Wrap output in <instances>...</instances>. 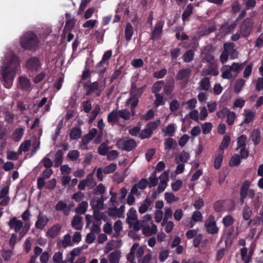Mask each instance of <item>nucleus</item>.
Segmentation results:
<instances>
[{
	"label": "nucleus",
	"mask_w": 263,
	"mask_h": 263,
	"mask_svg": "<svg viewBox=\"0 0 263 263\" xmlns=\"http://www.w3.org/2000/svg\"><path fill=\"white\" fill-rule=\"evenodd\" d=\"M5 67L2 70L3 85L7 88L12 86L15 74L20 66V60L14 53L10 52L6 55Z\"/></svg>",
	"instance_id": "obj_1"
},
{
	"label": "nucleus",
	"mask_w": 263,
	"mask_h": 263,
	"mask_svg": "<svg viewBox=\"0 0 263 263\" xmlns=\"http://www.w3.org/2000/svg\"><path fill=\"white\" fill-rule=\"evenodd\" d=\"M40 43L37 35L32 31L25 32L20 39V46L26 51H35L39 47Z\"/></svg>",
	"instance_id": "obj_2"
},
{
	"label": "nucleus",
	"mask_w": 263,
	"mask_h": 263,
	"mask_svg": "<svg viewBox=\"0 0 263 263\" xmlns=\"http://www.w3.org/2000/svg\"><path fill=\"white\" fill-rule=\"evenodd\" d=\"M116 145L120 149L130 152L136 147L137 143L133 139H120L117 141Z\"/></svg>",
	"instance_id": "obj_3"
},
{
	"label": "nucleus",
	"mask_w": 263,
	"mask_h": 263,
	"mask_svg": "<svg viewBox=\"0 0 263 263\" xmlns=\"http://www.w3.org/2000/svg\"><path fill=\"white\" fill-rule=\"evenodd\" d=\"M254 22L252 18L248 17L245 19L240 26V34L245 37L248 36L253 27Z\"/></svg>",
	"instance_id": "obj_4"
},
{
	"label": "nucleus",
	"mask_w": 263,
	"mask_h": 263,
	"mask_svg": "<svg viewBox=\"0 0 263 263\" xmlns=\"http://www.w3.org/2000/svg\"><path fill=\"white\" fill-rule=\"evenodd\" d=\"M41 62L40 59L36 57L29 58L26 63L27 69L31 72H37L41 67Z\"/></svg>",
	"instance_id": "obj_5"
},
{
	"label": "nucleus",
	"mask_w": 263,
	"mask_h": 263,
	"mask_svg": "<svg viewBox=\"0 0 263 263\" xmlns=\"http://www.w3.org/2000/svg\"><path fill=\"white\" fill-rule=\"evenodd\" d=\"M164 23V20L162 19L160 20L156 23L151 35L152 40L155 41L161 37Z\"/></svg>",
	"instance_id": "obj_6"
},
{
	"label": "nucleus",
	"mask_w": 263,
	"mask_h": 263,
	"mask_svg": "<svg viewBox=\"0 0 263 263\" xmlns=\"http://www.w3.org/2000/svg\"><path fill=\"white\" fill-rule=\"evenodd\" d=\"M168 171L164 172L160 176V181L157 188V192L158 194L162 193L167 185V181H168Z\"/></svg>",
	"instance_id": "obj_7"
},
{
	"label": "nucleus",
	"mask_w": 263,
	"mask_h": 263,
	"mask_svg": "<svg viewBox=\"0 0 263 263\" xmlns=\"http://www.w3.org/2000/svg\"><path fill=\"white\" fill-rule=\"evenodd\" d=\"M99 83L98 81L91 82L89 81L84 84V88L86 90V95L90 96L95 91H97L100 87Z\"/></svg>",
	"instance_id": "obj_8"
},
{
	"label": "nucleus",
	"mask_w": 263,
	"mask_h": 263,
	"mask_svg": "<svg viewBox=\"0 0 263 263\" xmlns=\"http://www.w3.org/2000/svg\"><path fill=\"white\" fill-rule=\"evenodd\" d=\"M104 198L103 195L100 198L95 197L90 201V205L92 210H102L104 209Z\"/></svg>",
	"instance_id": "obj_9"
},
{
	"label": "nucleus",
	"mask_w": 263,
	"mask_h": 263,
	"mask_svg": "<svg viewBox=\"0 0 263 263\" xmlns=\"http://www.w3.org/2000/svg\"><path fill=\"white\" fill-rule=\"evenodd\" d=\"M18 87L22 91H28L31 89L30 80L26 77L20 76L18 78Z\"/></svg>",
	"instance_id": "obj_10"
},
{
	"label": "nucleus",
	"mask_w": 263,
	"mask_h": 263,
	"mask_svg": "<svg viewBox=\"0 0 263 263\" xmlns=\"http://www.w3.org/2000/svg\"><path fill=\"white\" fill-rule=\"evenodd\" d=\"M98 133V130L95 128L89 130L88 134L85 135L82 139V143L84 145H87L88 143L93 140Z\"/></svg>",
	"instance_id": "obj_11"
},
{
	"label": "nucleus",
	"mask_w": 263,
	"mask_h": 263,
	"mask_svg": "<svg viewBox=\"0 0 263 263\" xmlns=\"http://www.w3.org/2000/svg\"><path fill=\"white\" fill-rule=\"evenodd\" d=\"M9 226L11 229H14L16 232H18L23 227V223L21 220H17L16 218L13 217L10 220Z\"/></svg>",
	"instance_id": "obj_12"
},
{
	"label": "nucleus",
	"mask_w": 263,
	"mask_h": 263,
	"mask_svg": "<svg viewBox=\"0 0 263 263\" xmlns=\"http://www.w3.org/2000/svg\"><path fill=\"white\" fill-rule=\"evenodd\" d=\"M48 222V219L46 216H42L40 214L37 217V220L35 222V227L40 230H43Z\"/></svg>",
	"instance_id": "obj_13"
},
{
	"label": "nucleus",
	"mask_w": 263,
	"mask_h": 263,
	"mask_svg": "<svg viewBox=\"0 0 263 263\" xmlns=\"http://www.w3.org/2000/svg\"><path fill=\"white\" fill-rule=\"evenodd\" d=\"M191 73V70L190 68H184L181 69L178 71L176 76V79L177 80L188 79Z\"/></svg>",
	"instance_id": "obj_14"
},
{
	"label": "nucleus",
	"mask_w": 263,
	"mask_h": 263,
	"mask_svg": "<svg viewBox=\"0 0 263 263\" xmlns=\"http://www.w3.org/2000/svg\"><path fill=\"white\" fill-rule=\"evenodd\" d=\"M204 228L209 234H214V216L210 215L205 222Z\"/></svg>",
	"instance_id": "obj_15"
},
{
	"label": "nucleus",
	"mask_w": 263,
	"mask_h": 263,
	"mask_svg": "<svg viewBox=\"0 0 263 263\" xmlns=\"http://www.w3.org/2000/svg\"><path fill=\"white\" fill-rule=\"evenodd\" d=\"M119 114L118 111L113 110L108 114L107 120V122L114 125V124L117 123L119 121Z\"/></svg>",
	"instance_id": "obj_16"
},
{
	"label": "nucleus",
	"mask_w": 263,
	"mask_h": 263,
	"mask_svg": "<svg viewBox=\"0 0 263 263\" xmlns=\"http://www.w3.org/2000/svg\"><path fill=\"white\" fill-rule=\"evenodd\" d=\"M211 87L210 79L206 77H204L199 83V86L198 87L199 90L208 91Z\"/></svg>",
	"instance_id": "obj_17"
},
{
	"label": "nucleus",
	"mask_w": 263,
	"mask_h": 263,
	"mask_svg": "<svg viewBox=\"0 0 263 263\" xmlns=\"http://www.w3.org/2000/svg\"><path fill=\"white\" fill-rule=\"evenodd\" d=\"M112 55V51L111 50L105 51L103 55L102 60L97 64L96 68L101 67L103 64L107 63L108 64V61L110 59Z\"/></svg>",
	"instance_id": "obj_18"
},
{
	"label": "nucleus",
	"mask_w": 263,
	"mask_h": 263,
	"mask_svg": "<svg viewBox=\"0 0 263 263\" xmlns=\"http://www.w3.org/2000/svg\"><path fill=\"white\" fill-rule=\"evenodd\" d=\"M177 145L176 141L172 138H167L165 139L164 142V147L165 150H170L171 149L175 148Z\"/></svg>",
	"instance_id": "obj_19"
},
{
	"label": "nucleus",
	"mask_w": 263,
	"mask_h": 263,
	"mask_svg": "<svg viewBox=\"0 0 263 263\" xmlns=\"http://www.w3.org/2000/svg\"><path fill=\"white\" fill-rule=\"evenodd\" d=\"M153 201H152L148 197H146L144 203H142L139 208V212L140 214H143L145 213L147 210L149 206L152 205Z\"/></svg>",
	"instance_id": "obj_20"
},
{
	"label": "nucleus",
	"mask_w": 263,
	"mask_h": 263,
	"mask_svg": "<svg viewBox=\"0 0 263 263\" xmlns=\"http://www.w3.org/2000/svg\"><path fill=\"white\" fill-rule=\"evenodd\" d=\"M61 230V227L59 224L53 226L48 230L47 234L52 238L55 237Z\"/></svg>",
	"instance_id": "obj_21"
},
{
	"label": "nucleus",
	"mask_w": 263,
	"mask_h": 263,
	"mask_svg": "<svg viewBox=\"0 0 263 263\" xmlns=\"http://www.w3.org/2000/svg\"><path fill=\"white\" fill-rule=\"evenodd\" d=\"M71 225L76 230H81L82 229V217L80 216L75 215L71 221Z\"/></svg>",
	"instance_id": "obj_22"
},
{
	"label": "nucleus",
	"mask_w": 263,
	"mask_h": 263,
	"mask_svg": "<svg viewBox=\"0 0 263 263\" xmlns=\"http://www.w3.org/2000/svg\"><path fill=\"white\" fill-rule=\"evenodd\" d=\"M134 32L133 27L130 23H127L125 29V39L127 42H129L132 40Z\"/></svg>",
	"instance_id": "obj_23"
},
{
	"label": "nucleus",
	"mask_w": 263,
	"mask_h": 263,
	"mask_svg": "<svg viewBox=\"0 0 263 263\" xmlns=\"http://www.w3.org/2000/svg\"><path fill=\"white\" fill-rule=\"evenodd\" d=\"M175 87L174 81H170L167 82L165 84H164V93L166 96H169L171 94L174 90Z\"/></svg>",
	"instance_id": "obj_24"
},
{
	"label": "nucleus",
	"mask_w": 263,
	"mask_h": 263,
	"mask_svg": "<svg viewBox=\"0 0 263 263\" xmlns=\"http://www.w3.org/2000/svg\"><path fill=\"white\" fill-rule=\"evenodd\" d=\"M24 131L22 127L15 129L12 135V139L16 142L20 141L24 135Z\"/></svg>",
	"instance_id": "obj_25"
},
{
	"label": "nucleus",
	"mask_w": 263,
	"mask_h": 263,
	"mask_svg": "<svg viewBox=\"0 0 263 263\" xmlns=\"http://www.w3.org/2000/svg\"><path fill=\"white\" fill-rule=\"evenodd\" d=\"M101 110L100 107L99 105H97L93 110H92L89 115L88 123L91 124L95 120L98 114L100 113Z\"/></svg>",
	"instance_id": "obj_26"
},
{
	"label": "nucleus",
	"mask_w": 263,
	"mask_h": 263,
	"mask_svg": "<svg viewBox=\"0 0 263 263\" xmlns=\"http://www.w3.org/2000/svg\"><path fill=\"white\" fill-rule=\"evenodd\" d=\"M63 153L61 149H58L55 154L54 166L59 167L63 162Z\"/></svg>",
	"instance_id": "obj_27"
},
{
	"label": "nucleus",
	"mask_w": 263,
	"mask_h": 263,
	"mask_svg": "<svg viewBox=\"0 0 263 263\" xmlns=\"http://www.w3.org/2000/svg\"><path fill=\"white\" fill-rule=\"evenodd\" d=\"M88 203L87 201H82L76 209V212L78 214H84L87 210Z\"/></svg>",
	"instance_id": "obj_28"
},
{
	"label": "nucleus",
	"mask_w": 263,
	"mask_h": 263,
	"mask_svg": "<svg viewBox=\"0 0 263 263\" xmlns=\"http://www.w3.org/2000/svg\"><path fill=\"white\" fill-rule=\"evenodd\" d=\"M155 100L154 101V105L156 107L164 105L165 103V100L164 99L163 95L161 93L155 94Z\"/></svg>",
	"instance_id": "obj_29"
},
{
	"label": "nucleus",
	"mask_w": 263,
	"mask_h": 263,
	"mask_svg": "<svg viewBox=\"0 0 263 263\" xmlns=\"http://www.w3.org/2000/svg\"><path fill=\"white\" fill-rule=\"evenodd\" d=\"M93 179L91 177L87 176L86 179L80 181L78 187L80 190H84L86 186H88V183H93Z\"/></svg>",
	"instance_id": "obj_30"
},
{
	"label": "nucleus",
	"mask_w": 263,
	"mask_h": 263,
	"mask_svg": "<svg viewBox=\"0 0 263 263\" xmlns=\"http://www.w3.org/2000/svg\"><path fill=\"white\" fill-rule=\"evenodd\" d=\"M163 86L164 81L162 80L158 81L154 83L152 87V91L155 94L159 93L158 92L160 91Z\"/></svg>",
	"instance_id": "obj_31"
},
{
	"label": "nucleus",
	"mask_w": 263,
	"mask_h": 263,
	"mask_svg": "<svg viewBox=\"0 0 263 263\" xmlns=\"http://www.w3.org/2000/svg\"><path fill=\"white\" fill-rule=\"evenodd\" d=\"M251 138L255 145H258L260 143V132L259 129H256L252 131Z\"/></svg>",
	"instance_id": "obj_32"
},
{
	"label": "nucleus",
	"mask_w": 263,
	"mask_h": 263,
	"mask_svg": "<svg viewBox=\"0 0 263 263\" xmlns=\"http://www.w3.org/2000/svg\"><path fill=\"white\" fill-rule=\"evenodd\" d=\"M193 6L190 4H189L185 10L183 11L182 14V20L183 21H185L187 20L189 16L192 14L193 13Z\"/></svg>",
	"instance_id": "obj_33"
},
{
	"label": "nucleus",
	"mask_w": 263,
	"mask_h": 263,
	"mask_svg": "<svg viewBox=\"0 0 263 263\" xmlns=\"http://www.w3.org/2000/svg\"><path fill=\"white\" fill-rule=\"evenodd\" d=\"M146 86L145 85L142 87L138 88L134 90L132 92H130V97L139 98L142 96L144 92Z\"/></svg>",
	"instance_id": "obj_34"
},
{
	"label": "nucleus",
	"mask_w": 263,
	"mask_h": 263,
	"mask_svg": "<svg viewBox=\"0 0 263 263\" xmlns=\"http://www.w3.org/2000/svg\"><path fill=\"white\" fill-rule=\"evenodd\" d=\"M245 112L243 114V115L245 116L246 118L241 123V125L243 123H249L253 120L255 116V113L252 111L245 110Z\"/></svg>",
	"instance_id": "obj_35"
},
{
	"label": "nucleus",
	"mask_w": 263,
	"mask_h": 263,
	"mask_svg": "<svg viewBox=\"0 0 263 263\" xmlns=\"http://www.w3.org/2000/svg\"><path fill=\"white\" fill-rule=\"evenodd\" d=\"M81 136V130L79 128H72L70 131L69 137L71 139H78Z\"/></svg>",
	"instance_id": "obj_36"
},
{
	"label": "nucleus",
	"mask_w": 263,
	"mask_h": 263,
	"mask_svg": "<svg viewBox=\"0 0 263 263\" xmlns=\"http://www.w3.org/2000/svg\"><path fill=\"white\" fill-rule=\"evenodd\" d=\"M194 57V52L192 50L186 51L182 56V59L184 62L189 63L192 61Z\"/></svg>",
	"instance_id": "obj_37"
},
{
	"label": "nucleus",
	"mask_w": 263,
	"mask_h": 263,
	"mask_svg": "<svg viewBox=\"0 0 263 263\" xmlns=\"http://www.w3.org/2000/svg\"><path fill=\"white\" fill-rule=\"evenodd\" d=\"M231 141V137L229 135H225L223 137V139L222 142L219 146V149L223 151L224 149L227 148L230 143Z\"/></svg>",
	"instance_id": "obj_38"
},
{
	"label": "nucleus",
	"mask_w": 263,
	"mask_h": 263,
	"mask_svg": "<svg viewBox=\"0 0 263 263\" xmlns=\"http://www.w3.org/2000/svg\"><path fill=\"white\" fill-rule=\"evenodd\" d=\"M241 162L240 156L238 154H234L231 158L229 165L230 166L238 165Z\"/></svg>",
	"instance_id": "obj_39"
},
{
	"label": "nucleus",
	"mask_w": 263,
	"mask_h": 263,
	"mask_svg": "<svg viewBox=\"0 0 263 263\" xmlns=\"http://www.w3.org/2000/svg\"><path fill=\"white\" fill-rule=\"evenodd\" d=\"M176 131L175 126L173 124H169L165 129H163L165 136H173Z\"/></svg>",
	"instance_id": "obj_40"
},
{
	"label": "nucleus",
	"mask_w": 263,
	"mask_h": 263,
	"mask_svg": "<svg viewBox=\"0 0 263 263\" xmlns=\"http://www.w3.org/2000/svg\"><path fill=\"white\" fill-rule=\"evenodd\" d=\"M129 219H131L132 220H137V215L136 210L134 208H131L127 214V221L128 223L130 224Z\"/></svg>",
	"instance_id": "obj_41"
},
{
	"label": "nucleus",
	"mask_w": 263,
	"mask_h": 263,
	"mask_svg": "<svg viewBox=\"0 0 263 263\" xmlns=\"http://www.w3.org/2000/svg\"><path fill=\"white\" fill-rule=\"evenodd\" d=\"M180 107L179 101L176 99H173L170 103V110L172 112L177 111Z\"/></svg>",
	"instance_id": "obj_42"
},
{
	"label": "nucleus",
	"mask_w": 263,
	"mask_h": 263,
	"mask_svg": "<svg viewBox=\"0 0 263 263\" xmlns=\"http://www.w3.org/2000/svg\"><path fill=\"white\" fill-rule=\"evenodd\" d=\"M122 223L120 220H118L115 222L114 225L115 236L118 237L120 235V231L122 230Z\"/></svg>",
	"instance_id": "obj_43"
},
{
	"label": "nucleus",
	"mask_w": 263,
	"mask_h": 263,
	"mask_svg": "<svg viewBox=\"0 0 263 263\" xmlns=\"http://www.w3.org/2000/svg\"><path fill=\"white\" fill-rule=\"evenodd\" d=\"M245 83V81L243 79H239L236 81L234 86V91L236 93H239L242 89Z\"/></svg>",
	"instance_id": "obj_44"
},
{
	"label": "nucleus",
	"mask_w": 263,
	"mask_h": 263,
	"mask_svg": "<svg viewBox=\"0 0 263 263\" xmlns=\"http://www.w3.org/2000/svg\"><path fill=\"white\" fill-rule=\"evenodd\" d=\"M108 151L109 148L105 143H102L98 149V153L102 156L107 155Z\"/></svg>",
	"instance_id": "obj_45"
},
{
	"label": "nucleus",
	"mask_w": 263,
	"mask_h": 263,
	"mask_svg": "<svg viewBox=\"0 0 263 263\" xmlns=\"http://www.w3.org/2000/svg\"><path fill=\"white\" fill-rule=\"evenodd\" d=\"M252 214V211L250 209V207L248 205H246L242 211V217L245 220H248L250 219V217Z\"/></svg>",
	"instance_id": "obj_46"
},
{
	"label": "nucleus",
	"mask_w": 263,
	"mask_h": 263,
	"mask_svg": "<svg viewBox=\"0 0 263 263\" xmlns=\"http://www.w3.org/2000/svg\"><path fill=\"white\" fill-rule=\"evenodd\" d=\"M117 168L116 163H111L103 168V173L108 174L114 172Z\"/></svg>",
	"instance_id": "obj_47"
},
{
	"label": "nucleus",
	"mask_w": 263,
	"mask_h": 263,
	"mask_svg": "<svg viewBox=\"0 0 263 263\" xmlns=\"http://www.w3.org/2000/svg\"><path fill=\"white\" fill-rule=\"evenodd\" d=\"M160 124V121L158 119L157 121H152L148 123L146 126V127H147L150 131L153 133V131L159 126Z\"/></svg>",
	"instance_id": "obj_48"
},
{
	"label": "nucleus",
	"mask_w": 263,
	"mask_h": 263,
	"mask_svg": "<svg viewBox=\"0 0 263 263\" xmlns=\"http://www.w3.org/2000/svg\"><path fill=\"white\" fill-rule=\"evenodd\" d=\"M63 253L60 251L55 252L52 257V261L53 263L63 262Z\"/></svg>",
	"instance_id": "obj_49"
},
{
	"label": "nucleus",
	"mask_w": 263,
	"mask_h": 263,
	"mask_svg": "<svg viewBox=\"0 0 263 263\" xmlns=\"http://www.w3.org/2000/svg\"><path fill=\"white\" fill-rule=\"evenodd\" d=\"M119 114V117L125 120H127L130 119V113L127 109H121L118 111Z\"/></svg>",
	"instance_id": "obj_50"
},
{
	"label": "nucleus",
	"mask_w": 263,
	"mask_h": 263,
	"mask_svg": "<svg viewBox=\"0 0 263 263\" xmlns=\"http://www.w3.org/2000/svg\"><path fill=\"white\" fill-rule=\"evenodd\" d=\"M84 194L81 191H78L74 193L71 196L72 199L77 202L81 201L84 198Z\"/></svg>",
	"instance_id": "obj_51"
},
{
	"label": "nucleus",
	"mask_w": 263,
	"mask_h": 263,
	"mask_svg": "<svg viewBox=\"0 0 263 263\" xmlns=\"http://www.w3.org/2000/svg\"><path fill=\"white\" fill-rule=\"evenodd\" d=\"M155 116L154 111L151 109L148 110L145 115H143L141 117V119L145 121H148L152 119Z\"/></svg>",
	"instance_id": "obj_52"
},
{
	"label": "nucleus",
	"mask_w": 263,
	"mask_h": 263,
	"mask_svg": "<svg viewBox=\"0 0 263 263\" xmlns=\"http://www.w3.org/2000/svg\"><path fill=\"white\" fill-rule=\"evenodd\" d=\"M236 118V114L234 111H229L227 115V123L229 125H232Z\"/></svg>",
	"instance_id": "obj_53"
},
{
	"label": "nucleus",
	"mask_w": 263,
	"mask_h": 263,
	"mask_svg": "<svg viewBox=\"0 0 263 263\" xmlns=\"http://www.w3.org/2000/svg\"><path fill=\"white\" fill-rule=\"evenodd\" d=\"M247 136L245 135H242L238 138L237 144L238 146L237 149L241 147L246 146V142L247 140Z\"/></svg>",
	"instance_id": "obj_54"
},
{
	"label": "nucleus",
	"mask_w": 263,
	"mask_h": 263,
	"mask_svg": "<svg viewBox=\"0 0 263 263\" xmlns=\"http://www.w3.org/2000/svg\"><path fill=\"white\" fill-rule=\"evenodd\" d=\"M221 70L223 71L222 77L223 78L227 79H231L232 78L233 76L231 72V70H230L229 67H224V66H223Z\"/></svg>",
	"instance_id": "obj_55"
},
{
	"label": "nucleus",
	"mask_w": 263,
	"mask_h": 263,
	"mask_svg": "<svg viewBox=\"0 0 263 263\" xmlns=\"http://www.w3.org/2000/svg\"><path fill=\"white\" fill-rule=\"evenodd\" d=\"M152 132L150 131L147 127H145V129L141 131L139 137L141 139L149 138L152 136Z\"/></svg>",
	"instance_id": "obj_56"
},
{
	"label": "nucleus",
	"mask_w": 263,
	"mask_h": 263,
	"mask_svg": "<svg viewBox=\"0 0 263 263\" xmlns=\"http://www.w3.org/2000/svg\"><path fill=\"white\" fill-rule=\"evenodd\" d=\"M79 156L80 153L77 150L71 151L68 153L67 155V157L73 161H76Z\"/></svg>",
	"instance_id": "obj_57"
},
{
	"label": "nucleus",
	"mask_w": 263,
	"mask_h": 263,
	"mask_svg": "<svg viewBox=\"0 0 263 263\" xmlns=\"http://www.w3.org/2000/svg\"><path fill=\"white\" fill-rule=\"evenodd\" d=\"M110 263H118L119 254L117 252H112L109 255Z\"/></svg>",
	"instance_id": "obj_58"
},
{
	"label": "nucleus",
	"mask_w": 263,
	"mask_h": 263,
	"mask_svg": "<svg viewBox=\"0 0 263 263\" xmlns=\"http://www.w3.org/2000/svg\"><path fill=\"white\" fill-rule=\"evenodd\" d=\"M187 117L197 122H198L199 119V113L196 109L192 110L188 115H186L185 117L186 118Z\"/></svg>",
	"instance_id": "obj_59"
},
{
	"label": "nucleus",
	"mask_w": 263,
	"mask_h": 263,
	"mask_svg": "<svg viewBox=\"0 0 263 263\" xmlns=\"http://www.w3.org/2000/svg\"><path fill=\"white\" fill-rule=\"evenodd\" d=\"M164 198L168 203L177 200L176 197L173 193L166 192L164 194Z\"/></svg>",
	"instance_id": "obj_60"
},
{
	"label": "nucleus",
	"mask_w": 263,
	"mask_h": 263,
	"mask_svg": "<svg viewBox=\"0 0 263 263\" xmlns=\"http://www.w3.org/2000/svg\"><path fill=\"white\" fill-rule=\"evenodd\" d=\"M202 219V215L201 212L198 210L193 212L192 216V220L194 222L201 221Z\"/></svg>",
	"instance_id": "obj_61"
},
{
	"label": "nucleus",
	"mask_w": 263,
	"mask_h": 263,
	"mask_svg": "<svg viewBox=\"0 0 263 263\" xmlns=\"http://www.w3.org/2000/svg\"><path fill=\"white\" fill-rule=\"evenodd\" d=\"M131 65L135 68H140L143 67L144 62L141 59H134L132 60Z\"/></svg>",
	"instance_id": "obj_62"
},
{
	"label": "nucleus",
	"mask_w": 263,
	"mask_h": 263,
	"mask_svg": "<svg viewBox=\"0 0 263 263\" xmlns=\"http://www.w3.org/2000/svg\"><path fill=\"white\" fill-rule=\"evenodd\" d=\"M182 185V181L181 180H177L171 184L172 190L175 192L178 191L181 187Z\"/></svg>",
	"instance_id": "obj_63"
},
{
	"label": "nucleus",
	"mask_w": 263,
	"mask_h": 263,
	"mask_svg": "<svg viewBox=\"0 0 263 263\" xmlns=\"http://www.w3.org/2000/svg\"><path fill=\"white\" fill-rule=\"evenodd\" d=\"M83 110L86 113H88L92 109L91 103L90 100L84 101L82 103Z\"/></svg>",
	"instance_id": "obj_64"
}]
</instances>
